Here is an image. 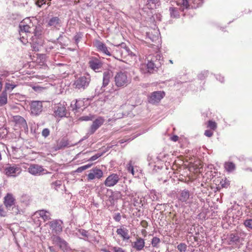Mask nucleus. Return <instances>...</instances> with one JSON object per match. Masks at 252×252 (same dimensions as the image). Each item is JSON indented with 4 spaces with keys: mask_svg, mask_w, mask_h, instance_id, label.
Here are the masks:
<instances>
[{
    "mask_svg": "<svg viewBox=\"0 0 252 252\" xmlns=\"http://www.w3.org/2000/svg\"><path fill=\"white\" fill-rule=\"evenodd\" d=\"M90 81L91 79L89 75L79 76L75 78L73 86L76 90L84 91L89 86Z\"/></svg>",
    "mask_w": 252,
    "mask_h": 252,
    "instance_id": "obj_1",
    "label": "nucleus"
},
{
    "mask_svg": "<svg viewBox=\"0 0 252 252\" xmlns=\"http://www.w3.org/2000/svg\"><path fill=\"white\" fill-rule=\"evenodd\" d=\"M115 82L118 87L126 86L129 83L126 73L122 71L118 72L115 77Z\"/></svg>",
    "mask_w": 252,
    "mask_h": 252,
    "instance_id": "obj_2",
    "label": "nucleus"
},
{
    "mask_svg": "<svg viewBox=\"0 0 252 252\" xmlns=\"http://www.w3.org/2000/svg\"><path fill=\"white\" fill-rule=\"evenodd\" d=\"M22 171L21 168L17 164H7L4 167V173L7 176L16 177Z\"/></svg>",
    "mask_w": 252,
    "mask_h": 252,
    "instance_id": "obj_3",
    "label": "nucleus"
},
{
    "mask_svg": "<svg viewBox=\"0 0 252 252\" xmlns=\"http://www.w3.org/2000/svg\"><path fill=\"white\" fill-rule=\"evenodd\" d=\"M89 64L90 68L96 72H100L102 69V62L96 57L91 58Z\"/></svg>",
    "mask_w": 252,
    "mask_h": 252,
    "instance_id": "obj_4",
    "label": "nucleus"
},
{
    "mask_svg": "<svg viewBox=\"0 0 252 252\" xmlns=\"http://www.w3.org/2000/svg\"><path fill=\"white\" fill-rule=\"evenodd\" d=\"M31 114L34 116L39 115L43 110L42 102L32 101L30 104Z\"/></svg>",
    "mask_w": 252,
    "mask_h": 252,
    "instance_id": "obj_5",
    "label": "nucleus"
},
{
    "mask_svg": "<svg viewBox=\"0 0 252 252\" xmlns=\"http://www.w3.org/2000/svg\"><path fill=\"white\" fill-rule=\"evenodd\" d=\"M160 32H145L146 39L147 41H151L157 44V47H158L161 44V39Z\"/></svg>",
    "mask_w": 252,
    "mask_h": 252,
    "instance_id": "obj_6",
    "label": "nucleus"
},
{
    "mask_svg": "<svg viewBox=\"0 0 252 252\" xmlns=\"http://www.w3.org/2000/svg\"><path fill=\"white\" fill-rule=\"evenodd\" d=\"M192 194H191L189 190L185 189L181 190L178 197V200L186 204H190L192 203Z\"/></svg>",
    "mask_w": 252,
    "mask_h": 252,
    "instance_id": "obj_7",
    "label": "nucleus"
},
{
    "mask_svg": "<svg viewBox=\"0 0 252 252\" xmlns=\"http://www.w3.org/2000/svg\"><path fill=\"white\" fill-rule=\"evenodd\" d=\"M120 180V178L119 175L113 173L106 178L104 184L106 187H112L116 185Z\"/></svg>",
    "mask_w": 252,
    "mask_h": 252,
    "instance_id": "obj_8",
    "label": "nucleus"
},
{
    "mask_svg": "<svg viewBox=\"0 0 252 252\" xmlns=\"http://www.w3.org/2000/svg\"><path fill=\"white\" fill-rule=\"evenodd\" d=\"M38 32H19L20 34V40L24 44H26L29 42V36L30 37V40H31L33 43H37L35 37H34L33 35H30V34H34L35 37L36 36Z\"/></svg>",
    "mask_w": 252,
    "mask_h": 252,
    "instance_id": "obj_9",
    "label": "nucleus"
},
{
    "mask_svg": "<svg viewBox=\"0 0 252 252\" xmlns=\"http://www.w3.org/2000/svg\"><path fill=\"white\" fill-rule=\"evenodd\" d=\"M116 52L118 56L125 59L128 57L129 49L126 46L125 43H122L117 46Z\"/></svg>",
    "mask_w": 252,
    "mask_h": 252,
    "instance_id": "obj_10",
    "label": "nucleus"
},
{
    "mask_svg": "<svg viewBox=\"0 0 252 252\" xmlns=\"http://www.w3.org/2000/svg\"><path fill=\"white\" fill-rule=\"evenodd\" d=\"M165 93L163 91H155L151 93L149 97V102L152 104L159 102L164 96Z\"/></svg>",
    "mask_w": 252,
    "mask_h": 252,
    "instance_id": "obj_11",
    "label": "nucleus"
},
{
    "mask_svg": "<svg viewBox=\"0 0 252 252\" xmlns=\"http://www.w3.org/2000/svg\"><path fill=\"white\" fill-rule=\"evenodd\" d=\"M103 175L102 171L96 167L90 170V173L87 175V180L91 181L96 178L99 179L103 176Z\"/></svg>",
    "mask_w": 252,
    "mask_h": 252,
    "instance_id": "obj_12",
    "label": "nucleus"
},
{
    "mask_svg": "<svg viewBox=\"0 0 252 252\" xmlns=\"http://www.w3.org/2000/svg\"><path fill=\"white\" fill-rule=\"evenodd\" d=\"M104 121L105 120L102 117H98L95 119L90 127L88 133L91 135L94 134L103 125Z\"/></svg>",
    "mask_w": 252,
    "mask_h": 252,
    "instance_id": "obj_13",
    "label": "nucleus"
},
{
    "mask_svg": "<svg viewBox=\"0 0 252 252\" xmlns=\"http://www.w3.org/2000/svg\"><path fill=\"white\" fill-rule=\"evenodd\" d=\"M52 239L53 242L58 245L63 251H67L69 249L67 243L59 236H54Z\"/></svg>",
    "mask_w": 252,
    "mask_h": 252,
    "instance_id": "obj_14",
    "label": "nucleus"
},
{
    "mask_svg": "<svg viewBox=\"0 0 252 252\" xmlns=\"http://www.w3.org/2000/svg\"><path fill=\"white\" fill-rule=\"evenodd\" d=\"M16 200L12 194L8 193L4 197L3 203L7 210H10L11 207L15 204Z\"/></svg>",
    "mask_w": 252,
    "mask_h": 252,
    "instance_id": "obj_15",
    "label": "nucleus"
},
{
    "mask_svg": "<svg viewBox=\"0 0 252 252\" xmlns=\"http://www.w3.org/2000/svg\"><path fill=\"white\" fill-rule=\"evenodd\" d=\"M54 113L56 117H64L66 115V109L65 105L59 103L54 108Z\"/></svg>",
    "mask_w": 252,
    "mask_h": 252,
    "instance_id": "obj_16",
    "label": "nucleus"
},
{
    "mask_svg": "<svg viewBox=\"0 0 252 252\" xmlns=\"http://www.w3.org/2000/svg\"><path fill=\"white\" fill-rule=\"evenodd\" d=\"M63 222L60 220H54L50 222L49 225L50 229L56 234L60 233L62 231Z\"/></svg>",
    "mask_w": 252,
    "mask_h": 252,
    "instance_id": "obj_17",
    "label": "nucleus"
},
{
    "mask_svg": "<svg viewBox=\"0 0 252 252\" xmlns=\"http://www.w3.org/2000/svg\"><path fill=\"white\" fill-rule=\"evenodd\" d=\"M33 24L30 18H26L22 20L19 24V28L21 32H29Z\"/></svg>",
    "mask_w": 252,
    "mask_h": 252,
    "instance_id": "obj_18",
    "label": "nucleus"
},
{
    "mask_svg": "<svg viewBox=\"0 0 252 252\" xmlns=\"http://www.w3.org/2000/svg\"><path fill=\"white\" fill-rule=\"evenodd\" d=\"M116 232L123 241H127L130 238L128 230L124 226H121L120 228H118Z\"/></svg>",
    "mask_w": 252,
    "mask_h": 252,
    "instance_id": "obj_19",
    "label": "nucleus"
},
{
    "mask_svg": "<svg viewBox=\"0 0 252 252\" xmlns=\"http://www.w3.org/2000/svg\"><path fill=\"white\" fill-rule=\"evenodd\" d=\"M145 240L141 237H138L136 241L132 243L131 246L137 251H140L143 250L145 247Z\"/></svg>",
    "mask_w": 252,
    "mask_h": 252,
    "instance_id": "obj_20",
    "label": "nucleus"
},
{
    "mask_svg": "<svg viewBox=\"0 0 252 252\" xmlns=\"http://www.w3.org/2000/svg\"><path fill=\"white\" fill-rule=\"evenodd\" d=\"M44 170L42 166L38 164H31L28 168L29 172L33 175H40Z\"/></svg>",
    "mask_w": 252,
    "mask_h": 252,
    "instance_id": "obj_21",
    "label": "nucleus"
},
{
    "mask_svg": "<svg viewBox=\"0 0 252 252\" xmlns=\"http://www.w3.org/2000/svg\"><path fill=\"white\" fill-rule=\"evenodd\" d=\"M94 44L98 51L101 52L106 55L111 56V54L108 51L107 47L103 42L98 40H96L94 42Z\"/></svg>",
    "mask_w": 252,
    "mask_h": 252,
    "instance_id": "obj_22",
    "label": "nucleus"
},
{
    "mask_svg": "<svg viewBox=\"0 0 252 252\" xmlns=\"http://www.w3.org/2000/svg\"><path fill=\"white\" fill-rule=\"evenodd\" d=\"M61 20L59 17H53L49 20L47 26L59 30V27H61Z\"/></svg>",
    "mask_w": 252,
    "mask_h": 252,
    "instance_id": "obj_23",
    "label": "nucleus"
},
{
    "mask_svg": "<svg viewBox=\"0 0 252 252\" xmlns=\"http://www.w3.org/2000/svg\"><path fill=\"white\" fill-rule=\"evenodd\" d=\"M13 121L20 128H23L24 129H28V125L26 120L24 118L20 116H15L13 117Z\"/></svg>",
    "mask_w": 252,
    "mask_h": 252,
    "instance_id": "obj_24",
    "label": "nucleus"
},
{
    "mask_svg": "<svg viewBox=\"0 0 252 252\" xmlns=\"http://www.w3.org/2000/svg\"><path fill=\"white\" fill-rule=\"evenodd\" d=\"M34 215L36 216H39L44 221L51 219L50 213L44 210H41L36 211L34 213Z\"/></svg>",
    "mask_w": 252,
    "mask_h": 252,
    "instance_id": "obj_25",
    "label": "nucleus"
},
{
    "mask_svg": "<svg viewBox=\"0 0 252 252\" xmlns=\"http://www.w3.org/2000/svg\"><path fill=\"white\" fill-rule=\"evenodd\" d=\"M84 102L81 99L76 100L75 101H72L71 103V107L73 111H75V113L83 105Z\"/></svg>",
    "mask_w": 252,
    "mask_h": 252,
    "instance_id": "obj_26",
    "label": "nucleus"
},
{
    "mask_svg": "<svg viewBox=\"0 0 252 252\" xmlns=\"http://www.w3.org/2000/svg\"><path fill=\"white\" fill-rule=\"evenodd\" d=\"M148 61L147 67L148 71L150 73L153 72L155 68H158L159 66V63H154L150 59H148Z\"/></svg>",
    "mask_w": 252,
    "mask_h": 252,
    "instance_id": "obj_27",
    "label": "nucleus"
},
{
    "mask_svg": "<svg viewBox=\"0 0 252 252\" xmlns=\"http://www.w3.org/2000/svg\"><path fill=\"white\" fill-rule=\"evenodd\" d=\"M111 77V73L109 71H106L104 72L102 87H106L109 84Z\"/></svg>",
    "mask_w": 252,
    "mask_h": 252,
    "instance_id": "obj_28",
    "label": "nucleus"
},
{
    "mask_svg": "<svg viewBox=\"0 0 252 252\" xmlns=\"http://www.w3.org/2000/svg\"><path fill=\"white\" fill-rule=\"evenodd\" d=\"M147 59H150L152 60L154 63H159V66L161 64V62H162V56L160 54L156 53L155 56H151L149 55Z\"/></svg>",
    "mask_w": 252,
    "mask_h": 252,
    "instance_id": "obj_29",
    "label": "nucleus"
},
{
    "mask_svg": "<svg viewBox=\"0 0 252 252\" xmlns=\"http://www.w3.org/2000/svg\"><path fill=\"white\" fill-rule=\"evenodd\" d=\"M224 166L225 169L228 172H232L235 169V165L232 162H225Z\"/></svg>",
    "mask_w": 252,
    "mask_h": 252,
    "instance_id": "obj_30",
    "label": "nucleus"
},
{
    "mask_svg": "<svg viewBox=\"0 0 252 252\" xmlns=\"http://www.w3.org/2000/svg\"><path fill=\"white\" fill-rule=\"evenodd\" d=\"M169 11L171 18H178L179 17V12L177 8L170 7L169 9Z\"/></svg>",
    "mask_w": 252,
    "mask_h": 252,
    "instance_id": "obj_31",
    "label": "nucleus"
},
{
    "mask_svg": "<svg viewBox=\"0 0 252 252\" xmlns=\"http://www.w3.org/2000/svg\"><path fill=\"white\" fill-rule=\"evenodd\" d=\"M7 94L6 91H3L0 95V106H2L7 103Z\"/></svg>",
    "mask_w": 252,
    "mask_h": 252,
    "instance_id": "obj_32",
    "label": "nucleus"
},
{
    "mask_svg": "<svg viewBox=\"0 0 252 252\" xmlns=\"http://www.w3.org/2000/svg\"><path fill=\"white\" fill-rule=\"evenodd\" d=\"M191 8H196L203 3V0H189Z\"/></svg>",
    "mask_w": 252,
    "mask_h": 252,
    "instance_id": "obj_33",
    "label": "nucleus"
},
{
    "mask_svg": "<svg viewBox=\"0 0 252 252\" xmlns=\"http://www.w3.org/2000/svg\"><path fill=\"white\" fill-rule=\"evenodd\" d=\"M178 4L183 7V9L191 8L189 0H180Z\"/></svg>",
    "mask_w": 252,
    "mask_h": 252,
    "instance_id": "obj_34",
    "label": "nucleus"
},
{
    "mask_svg": "<svg viewBox=\"0 0 252 252\" xmlns=\"http://www.w3.org/2000/svg\"><path fill=\"white\" fill-rule=\"evenodd\" d=\"M229 241L232 243H237L239 242L240 237L237 233L231 234L229 237Z\"/></svg>",
    "mask_w": 252,
    "mask_h": 252,
    "instance_id": "obj_35",
    "label": "nucleus"
},
{
    "mask_svg": "<svg viewBox=\"0 0 252 252\" xmlns=\"http://www.w3.org/2000/svg\"><path fill=\"white\" fill-rule=\"evenodd\" d=\"M147 2L148 5L151 6L152 4L155 8L160 5V0H147Z\"/></svg>",
    "mask_w": 252,
    "mask_h": 252,
    "instance_id": "obj_36",
    "label": "nucleus"
},
{
    "mask_svg": "<svg viewBox=\"0 0 252 252\" xmlns=\"http://www.w3.org/2000/svg\"><path fill=\"white\" fill-rule=\"evenodd\" d=\"M243 224L249 230H252V219H248L244 221Z\"/></svg>",
    "mask_w": 252,
    "mask_h": 252,
    "instance_id": "obj_37",
    "label": "nucleus"
},
{
    "mask_svg": "<svg viewBox=\"0 0 252 252\" xmlns=\"http://www.w3.org/2000/svg\"><path fill=\"white\" fill-rule=\"evenodd\" d=\"M68 144V143L67 141H66L64 139H62L60 141V143L59 144H58L55 150H58L62 149V148L65 147L67 146Z\"/></svg>",
    "mask_w": 252,
    "mask_h": 252,
    "instance_id": "obj_38",
    "label": "nucleus"
},
{
    "mask_svg": "<svg viewBox=\"0 0 252 252\" xmlns=\"http://www.w3.org/2000/svg\"><path fill=\"white\" fill-rule=\"evenodd\" d=\"M20 201L26 205H28L30 201V196L28 194H23L20 198Z\"/></svg>",
    "mask_w": 252,
    "mask_h": 252,
    "instance_id": "obj_39",
    "label": "nucleus"
},
{
    "mask_svg": "<svg viewBox=\"0 0 252 252\" xmlns=\"http://www.w3.org/2000/svg\"><path fill=\"white\" fill-rule=\"evenodd\" d=\"M92 165V164H88L80 167H79L76 170L75 172L77 173H81L83 172L84 170H86L89 168H90Z\"/></svg>",
    "mask_w": 252,
    "mask_h": 252,
    "instance_id": "obj_40",
    "label": "nucleus"
},
{
    "mask_svg": "<svg viewBox=\"0 0 252 252\" xmlns=\"http://www.w3.org/2000/svg\"><path fill=\"white\" fill-rule=\"evenodd\" d=\"M16 87V85L14 84L6 83L5 86V90L4 91H12L15 87Z\"/></svg>",
    "mask_w": 252,
    "mask_h": 252,
    "instance_id": "obj_41",
    "label": "nucleus"
},
{
    "mask_svg": "<svg viewBox=\"0 0 252 252\" xmlns=\"http://www.w3.org/2000/svg\"><path fill=\"white\" fill-rule=\"evenodd\" d=\"M160 242V239L157 237H153V238L152 239V241H151L152 246L153 247H156V248L158 247V245L159 244V243Z\"/></svg>",
    "mask_w": 252,
    "mask_h": 252,
    "instance_id": "obj_42",
    "label": "nucleus"
},
{
    "mask_svg": "<svg viewBox=\"0 0 252 252\" xmlns=\"http://www.w3.org/2000/svg\"><path fill=\"white\" fill-rule=\"evenodd\" d=\"M187 246L185 243H180L177 246V249L180 252H185L187 250Z\"/></svg>",
    "mask_w": 252,
    "mask_h": 252,
    "instance_id": "obj_43",
    "label": "nucleus"
},
{
    "mask_svg": "<svg viewBox=\"0 0 252 252\" xmlns=\"http://www.w3.org/2000/svg\"><path fill=\"white\" fill-rule=\"evenodd\" d=\"M94 118V116L92 115H89V116H82L80 118V120L81 121H91Z\"/></svg>",
    "mask_w": 252,
    "mask_h": 252,
    "instance_id": "obj_44",
    "label": "nucleus"
},
{
    "mask_svg": "<svg viewBox=\"0 0 252 252\" xmlns=\"http://www.w3.org/2000/svg\"><path fill=\"white\" fill-rule=\"evenodd\" d=\"M127 171L130 172L132 175H134V169L132 165V161L130 160L127 165Z\"/></svg>",
    "mask_w": 252,
    "mask_h": 252,
    "instance_id": "obj_45",
    "label": "nucleus"
},
{
    "mask_svg": "<svg viewBox=\"0 0 252 252\" xmlns=\"http://www.w3.org/2000/svg\"><path fill=\"white\" fill-rule=\"evenodd\" d=\"M102 155H103L102 153H97L95 155L91 157L88 159V161H94V160L97 159L98 158L100 157L101 156H102Z\"/></svg>",
    "mask_w": 252,
    "mask_h": 252,
    "instance_id": "obj_46",
    "label": "nucleus"
},
{
    "mask_svg": "<svg viewBox=\"0 0 252 252\" xmlns=\"http://www.w3.org/2000/svg\"><path fill=\"white\" fill-rule=\"evenodd\" d=\"M12 213L14 215H17L19 213H20V211L19 210L18 208V206L17 205H13L12 207Z\"/></svg>",
    "mask_w": 252,
    "mask_h": 252,
    "instance_id": "obj_47",
    "label": "nucleus"
},
{
    "mask_svg": "<svg viewBox=\"0 0 252 252\" xmlns=\"http://www.w3.org/2000/svg\"><path fill=\"white\" fill-rule=\"evenodd\" d=\"M208 127L213 130H215L217 128V124L215 122L209 121L208 122Z\"/></svg>",
    "mask_w": 252,
    "mask_h": 252,
    "instance_id": "obj_48",
    "label": "nucleus"
},
{
    "mask_svg": "<svg viewBox=\"0 0 252 252\" xmlns=\"http://www.w3.org/2000/svg\"><path fill=\"white\" fill-rule=\"evenodd\" d=\"M82 35H81V34L80 33H78L74 36L73 39L75 41V43L76 44H78V43L80 41V39L82 38Z\"/></svg>",
    "mask_w": 252,
    "mask_h": 252,
    "instance_id": "obj_49",
    "label": "nucleus"
},
{
    "mask_svg": "<svg viewBox=\"0 0 252 252\" xmlns=\"http://www.w3.org/2000/svg\"><path fill=\"white\" fill-rule=\"evenodd\" d=\"M7 213L2 205L0 206V216L5 217L6 216Z\"/></svg>",
    "mask_w": 252,
    "mask_h": 252,
    "instance_id": "obj_50",
    "label": "nucleus"
},
{
    "mask_svg": "<svg viewBox=\"0 0 252 252\" xmlns=\"http://www.w3.org/2000/svg\"><path fill=\"white\" fill-rule=\"evenodd\" d=\"M221 185L223 188H227L229 185V181L227 179L220 182Z\"/></svg>",
    "mask_w": 252,
    "mask_h": 252,
    "instance_id": "obj_51",
    "label": "nucleus"
},
{
    "mask_svg": "<svg viewBox=\"0 0 252 252\" xmlns=\"http://www.w3.org/2000/svg\"><path fill=\"white\" fill-rule=\"evenodd\" d=\"M113 219H114V220L115 221H116L117 222H119L121 219V216L120 213H116L113 217Z\"/></svg>",
    "mask_w": 252,
    "mask_h": 252,
    "instance_id": "obj_52",
    "label": "nucleus"
},
{
    "mask_svg": "<svg viewBox=\"0 0 252 252\" xmlns=\"http://www.w3.org/2000/svg\"><path fill=\"white\" fill-rule=\"evenodd\" d=\"M50 134V131L48 128H44L42 131V135L43 136L46 137Z\"/></svg>",
    "mask_w": 252,
    "mask_h": 252,
    "instance_id": "obj_53",
    "label": "nucleus"
},
{
    "mask_svg": "<svg viewBox=\"0 0 252 252\" xmlns=\"http://www.w3.org/2000/svg\"><path fill=\"white\" fill-rule=\"evenodd\" d=\"M112 250H113L114 252H125L122 248L118 247H112Z\"/></svg>",
    "mask_w": 252,
    "mask_h": 252,
    "instance_id": "obj_54",
    "label": "nucleus"
},
{
    "mask_svg": "<svg viewBox=\"0 0 252 252\" xmlns=\"http://www.w3.org/2000/svg\"><path fill=\"white\" fill-rule=\"evenodd\" d=\"M208 72L207 71H204L202 72L198 76V77L200 79H203L205 76H206L208 74Z\"/></svg>",
    "mask_w": 252,
    "mask_h": 252,
    "instance_id": "obj_55",
    "label": "nucleus"
},
{
    "mask_svg": "<svg viewBox=\"0 0 252 252\" xmlns=\"http://www.w3.org/2000/svg\"><path fill=\"white\" fill-rule=\"evenodd\" d=\"M52 185L57 188H60L62 185V183L61 181L58 180L52 183Z\"/></svg>",
    "mask_w": 252,
    "mask_h": 252,
    "instance_id": "obj_56",
    "label": "nucleus"
},
{
    "mask_svg": "<svg viewBox=\"0 0 252 252\" xmlns=\"http://www.w3.org/2000/svg\"><path fill=\"white\" fill-rule=\"evenodd\" d=\"M204 134L205 136L210 137L213 135V132L210 130H206L205 131Z\"/></svg>",
    "mask_w": 252,
    "mask_h": 252,
    "instance_id": "obj_57",
    "label": "nucleus"
},
{
    "mask_svg": "<svg viewBox=\"0 0 252 252\" xmlns=\"http://www.w3.org/2000/svg\"><path fill=\"white\" fill-rule=\"evenodd\" d=\"M128 56H129L131 58H134V59L136 58V56L134 54H133L130 50H129V53L128 54Z\"/></svg>",
    "mask_w": 252,
    "mask_h": 252,
    "instance_id": "obj_58",
    "label": "nucleus"
},
{
    "mask_svg": "<svg viewBox=\"0 0 252 252\" xmlns=\"http://www.w3.org/2000/svg\"><path fill=\"white\" fill-rule=\"evenodd\" d=\"M178 136L177 135H174L171 137V140L174 142L177 141L178 140Z\"/></svg>",
    "mask_w": 252,
    "mask_h": 252,
    "instance_id": "obj_59",
    "label": "nucleus"
},
{
    "mask_svg": "<svg viewBox=\"0 0 252 252\" xmlns=\"http://www.w3.org/2000/svg\"><path fill=\"white\" fill-rule=\"evenodd\" d=\"M87 233H88L87 231H86V230H83L81 232V235L83 236L87 237L88 236Z\"/></svg>",
    "mask_w": 252,
    "mask_h": 252,
    "instance_id": "obj_60",
    "label": "nucleus"
},
{
    "mask_svg": "<svg viewBox=\"0 0 252 252\" xmlns=\"http://www.w3.org/2000/svg\"><path fill=\"white\" fill-rule=\"evenodd\" d=\"M219 78L217 77V79L219 80L221 82H223L224 81V78L223 77H221L220 75H219Z\"/></svg>",
    "mask_w": 252,
    "mask_h": 252,
    "instance_id": "obj_61",
    "label": "nucleus"
},
{
    "mask_svg": "<svg viewBox=\"0 0 252 252\" xmlns=\"http://www.w3.org/2000/svg\"><path fill=\"white\" fill-rule=\"evenodd\" d=\"M49 250H50L51 252H56L55 250H54V248L53 247H51L50 246V247H49Z\"/></svg>",
    "mask_w": 252,
    "mask_h": 252,
    "instance_id": "obj_62",
    "label": "nucleus"
},
{
    "mask_svg": "<svg viewBox=\"0 0 252 252\" xmlns=\"http://www.w3.org/2000/svg\"><path fill=\"white\" fill-rule=\"evenodd\" d=\"M1 88H2V83H1V81H0V91L1 90Z\"/></svg>",
    "mask_w": 252,
    "mask_h": 252,
    "instance_id": "obj_63",
    "label": "nucleus"
},
{
    "mask_svg": "<svg viewBox=\"0 0 252 252\" xmlns=\"http://www.w3.org/2000/svg\"><path fill=\"white\" fill-rule=\"evenodd\" d=\"M169 62H170V63H173V61H172V60H169Z\"/></svg>",
    "mask_w": 252,
    "mask_h": 252,
    "instance_id": "obj_64",
    "label": "nucleus"
}]
</instances>
